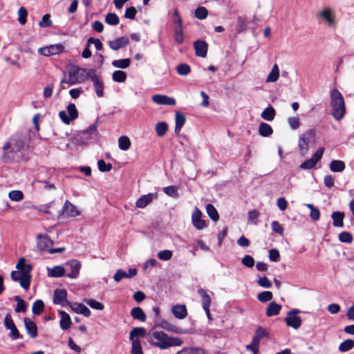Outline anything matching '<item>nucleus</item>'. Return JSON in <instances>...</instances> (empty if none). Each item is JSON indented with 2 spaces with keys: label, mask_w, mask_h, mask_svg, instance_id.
Instances as JSON below:
<instances>
[{
  "label": "nucleus",
  "mask_w": 354,
  "mask_h": 354,
  "mask_svg": "<svg viewBox=\"0 0 354 354\" xmlns=\"http://www.w3.org/2000/svg\"><path fill=\"white\" fill-rule=\"evenodd\" d=\"M84 302L95 310H102L104 308L102 304L93 299H84Z\"/></svg>",
  "instance_id": "de8ad7c7"
},
{
  "label": "nucleus",
  "mask_w": 354,
  "mask_h": 354,
  "mask_svg": "<svg viewBox=\"0 0 354 354\" xmlns=\"http://www.w3.org/2000/svg\"><path fill=\"white\" fill-rule=\"evenodd\" d=\"M61 319L59 322L60 327L62 330H66L70 328L71 325V319L68 313L64 311L60 313Z\"/></svg>",
  "instance_id": "cd10ccee"
},
{
  "label": "nucleus",
  "mask_w": 354,
  "mask_h": 354,
  "mask_svg": "<svg viewBox=\"0 0 354 354\" xmlns=\"http://www.w3.org/2000/svg\"><path fill=\"white\" fill-rule=\"evenodd\" d=\"M330 105L332 115L337 120H340L345 115V104L342 95L336 88L330 91Z\"/></svg>",
  "instance_id": "20e7f679"
},
{
  "label": "nucleus",
  "mask_w": 354,
  "mask_h": 354,
  "mask_svg": "<svg viewBox=\"0 0 354 354\" xmlns=\"http://www.w3.org/2000/svg\"><path fill=\"white\" fill-rule=\"evenodd\" d=\"M17 270L12 271L10 274L11 279L15 281H18L21 288L28 290L30 288L32 267L30 264L26 263L24 258H21L17 263Z\"/></svg>",
  "instance_id": "7ed1b4c3"
},
{
  "label": "nucleus",
  "mask_w": 354,
  "mask_h": 354,
  "mask_svg": "<svg viewBox=\"0 0 354 354\" xmlns=\"http://www.w3.org/2000/svg\"><path fill=\"white\" fill-rule=\"evenodd\" d=\"M52 245L53 241L46 235V252H48L49 254H54L57 252L61 253L64 252L66 250L64 247L57 248H48Z\"/></svg>",
  "instance_id": "4c0bfd02"
},
{
  "label": "nucleus",
  "mask_w": 354,
  "mask_h": 354,
  "mask_svg": "<svg viewBox=\"0 0 354 354\" xmlns=\"http://www.w3.org/2000/svg\"><path fill=\"white\" fill-rule=\"evenodd\" d=\"M48 276L50 277H61L66 273L65 268L62 266H55L53 268H47Z\"/></svg>",
  "instance_id": "5701e85b"
},
{
  "label": "nucleus",
  "mask_w": 354,
  "mask_h": 354,
  "mask_svg": "<svg viewBox=\"0 0 354 354\" xmlns=\"http://www.w3.org/2000/svg\"><path fill=\"white\" fill-rule=\"evenodd\" d=\"M41 116L40 114L34 115L32 118L34 131H30L29 138L22 133H16L8 141L11 142V145L14 146L17 151H20L24 147L28 140H32L34 143L36 140H39L38 138V131L39 129V119Z\"/></svg>",
  "instance_id": "f03ea898"
},
{
  "label": "nucleus",
  "mask_w": 354,
  "mask_h": 354,
  "mask_svg": "<svg viewBox=\"0 0 354 354\" xmlns=\"http://www.w3.org/2000/svg\"><path fill=\"white\" fill-rule=\"evenodd\" d=\"M69 268L70 272L67 274V277L71 279H75L78 277L81 268V263L77 260H71L66 263Z\"/></svg>",
  "instance_id": "4468645a"
},
{
  "label": "nucleus",
  "mask_w": 354,
  "mask_h": 354,
  "mask_svg": "<svg viewBox=\"0 0 354 354\" xmlns=\"http://www.w3.org/2000/svg\"><path fill=\"white\" fill-rule=\"evenodd\" d=\"M186 121L185 115L180 113V112H176L175 115V129L174 132L176 134H178L183 125L185 124Z\"/></svg>",
  "instance_id": "a878e982"
},
{
  "label": "nucleus",
  "mask_w": 354,
  "mask_h": 354,
  "mask_svg": "<svg viewBox=\"0 0 354 354\" xmlns=\"http://www.w3.org/2000/svg\"><path fill=\"white\" fill-rule=\"evenodd\" d=\"M4 326L6 329L10 330L9 337L12 340L22 339V336L20 335L18 329L17 328L11 316L7 314L4 318Z\"/></svg>",
  "instance_id": "9b49d317"
},
{
  "label": "nucleus",
  "mask_w": 354,
  "mask_h": 354,
  "mask_svg": "<svg viewBox=\"0 0 354 354\" xmlns=\"http://www.w3.org/2000/svg\"><path fill=\"white\" fill-rule=\"evenodd\" d=\"M152 100L157 104L174 106L176 104V100L174 98L165 95H154L152 96Z\"/></svg>",
  "instance_id": "a211bd4d"
},
{
  "label": "nucleus",
  "mask_w": 354,
  "mask_h": 354,
  "mask_svg": "<svg viewBox=\"0 0 354 354\" xmlns=\"http://www.w3.org/2000/svg\"><path fill=\"white\" fill-rule=\"evenodd\" d=\"M171 312L174 316L179 319L185 318L187 315V311L185 305H175L172 307Z\"/></svg>",
  "instance_id": "4be33fe9"
},
{
  "label": "nucleus",
  "mask_w": 354,
  "mask_h": 354,
  "mask_svg": "<svg viewBox=\"0 0 354 354\" xmlns=\"http://www.w3.org/2000/svg\"><path fill=\"white\" fill-rule=\"evenodd\" d=\"M275 110L274 109L270 106L265 109L261 114V116L263 119L267 121H272L275 117Z\"/></svg>",
  "instance_id": "72a5a7b5"
},
{
  "label": "nucleus",
  "mask_w": 354,
  "mask_h": 354,
  "mask_svg": "<svg viewBox=\"0 0 354 354\" xmlns=\"http://www.w3.org/2000/svg\"><path fill=\"white\" fill-rule=\"evenodd\" d=\"M354 347V341L353 339H346L342 342L339 346L340 352H346L351 350Z\"/></svg>",
  "instance_id": "09e8293b"
},
{
  "label": "nucleus",
  "mask_w": 354,
  "mask_h": 354,
  "mask_svg": "<svg viewBox=\"0 0 354 354\" xmlns=\"http://www.w3.org/2000/svg\"><path fill=\"white\" fill-rule=\"evenodd\" d=\"M202 212L198 207H195L192 214V223L194 227L198 230H203L207 227L205 221L202 219Z\"/></svg>",
  "instance_id": "9d476101"
},
{
  "label": "nucleus",
  "mask_w": 354,
  "mask_h": 354,
  "mask_svg": "<svg viewBox=\"0 0 354 354\" xmlns=\"http://www.w3.org/2000/svg\"><path fill=\"white\" fill-rule=\"evenodd\" d=\"M78 112L74 104H69L67 106V112L62 111L59 112V117L65 124H69L71 120L76 119Z\"/></svg>",
  "instance_id": "6e6552de"
},
{
  "label": "nucleus",
  "mask_w": 354,
  "mask_h": 354,
  "mask_svg": "<svg viewBox=\"0 0 354 354\" xmlns=\"http://www.w3.org/2000/svg\"><path fill=\"white\" fill-rule=\"evenodd\" d=\"M273 295L270 291H263L257 295V299L259 301L265 303L272 300Z\"/></svg>",
  "instance_id": "6e6d98bb"
},
{
  "label": "nucleus",
  "mask_w": 354,
  "mask_h": 354,
  "mask_svg": "<svg viewBox=\"0 0 354 354\" xmlns=\"http://www.w3.org/2000/svg\"><path fill=\"white\" fill-rule=\"evenodd\" d=\"M18 21L21 25H24L27 21L28 12L24 7H21L18 12Z\"/></svg>",
  "instance_id": "864d4df0"
},
{
  "label": "nucleus",
  "mask_w": 354,
  "mask_h": 354,
  "mask_svg": "<svg viewBox=\"0 0 354 354\" xmlns=\"http://www.w3.org/2000/svg\"><path fill=\"white\" fill-rule=\"evenodd\" d=\"M339 240L342 243H351L353 241V236L350 232H342L339 234Z\"/></svg>",
  "instance_id": "052dcab7"
},
{
  "label": "nucleus",
  "mask_w": 354,
  "mask_h": 354,
  "mask_svg": "<svg viewBox=\"0 0 354 354\" xmlns=\"http://www.w3.org/2000/svg\"><path fill=\"white\" fill-rule=\"evenodd\" d=\"M98 169L102 172L109 171L112 169V165L110 163L106 164L104 160H100L97 162Z\"/></svg>",
  "instance_id": "0e129e2a"
},
{
  "label": "nucleus",
  "mask_w": 354,
  "mask_h": 354,
  "mask_svg": "<svg viewBox=\"0 0 354 354\" xmlns=\"http://www.w3.org/2000/svg\"><path fill=\"white\" fill-rule=\"evenodd\" d=\"M306 207L310 210V218L313 221H318L320 217L319 210L315 207L312 204H307Z\"/></svg>",
  "instance_id": "bf43d9fd"
},
{
  "label": "nucleus",
  "mask_w": 354,
  "mask_h": 354,
  "mask_svg": "<svg viewBox=\"0 0 354 354\" xmlns=\"http://www.w3.org/2000/svg\"><path fill=\"white\" fill-rule=\"evenodd\" d=\"M257 283L265 288H269L272 286V283L267 277H259Z\"/></svg>",
  "instance_id": "774afa93"
},
{
  "label": "nucleus",
  "mask_w": 354,
  "mask_h": 354,
  "mask_svg": "<svg viewBox=\"0 0 354 354\" xmlns=\"http://www.w3.org/2000/svg\"><path fill=\"white\" fill-rule=\"evenodd\" d=\"M64 46L61 44L46 46V56L59 54L64 50Z\"/></svg>",
  "instance_id": "c756f323"
},
{
  "label": "nucleus",
  "mask_w": 354,
  "mask_h": 354,
  "mask_svg": "<svg viewBox=\"0 0 354 354\" xmlns=\"http://www.w3.org/2000/svg\"><path fill=\"white\" fill-rule=\"evenodd\" d=\"M119 17L115 13H108L105 17V22L111 26H115L119 24Z\"/></svg>",
  "instance_id": "5fc2aeb1"
},
{
  "label": "nucleus",
  "mask_w": 354,
  "mask_h": 354,
  "mask_svg": "<svg viewBox=\"0 0 354 354\" xmlns=\"http://www.w3.org/2000/svg\"><path fill=\"white\" fill-rule=\"evenodd\" d=\"M73 311L88 317L91 315V311L87 306L80 303H73L70 305Z\"/></svg>",
  "instance_id": "b1692460"
},
{
  "label": "nucleus",
  "mask_w": 354,
  "mask_h": 354,
  "mask_svg": "<svg viewBox=\"0 0 354 354\" xmlns=\"http://www.w3.org/2000/svg\"><path fill=\"white\" fill-rule=\"evenodd\" d=\"M91 77L89 79L93 82L95 92L97 97H102L104 95V83L100 80L97 74L94 71L90 72Z\"/></svg>",
  "instance_id": "f8f14e48"
},
{
  "label": "nucleus",
  "mask_w": 354,
  "mask_h": 354,
  "mask_svg": "<svg viewBox=\"0 0 354 354\" xmlns=\"http://www.w3.org/2000/svg\"><path fill=\"white\" fill-rule=\"evenodd\" d=\"M208 11L206 8L200 6L195 10V17L198 19H204L207 17Z\"/></svg>",
  "instance_id": "4d7b16f0"
},
{
  "label": "nucleus",
  "mask_w": 354,
  "mask_h": 354,
  "mask_svg": "<svg viewBox=\"0 0 354 354\" xmlns=\"http://www.w3.org/2000/svg\"><path fill=\"white\" fill-rule=\"evenodd\" d=\"M279 77V68L277 64H274L270 73L268 74L266 82H275Z\"/></svg>",
  "instance_id": "c9c22d12"
},
{
  "label": "nucleus",
  "mask_w": 354,
  "mask_h": 354,
  "mask_svg": "<svg viewBox=\"0 0 354 354\" xmlns=\"http://www.w3.org/2000/svg\"><path fill=\"white\" fill-rule=\"evenodd\" d=\"M259 133L263 137H268L272 134L273 130L270 124L261 122L259 127Z\"/></svg>",
  "instance_id": "2f4dec72"
},
{
  "label": "nucleus",
  "mask_w": 354,
  "mask_h": 354,
  "mask_svg": "<svg viewBox=\"0 0 354 354\" xmlns=\"http://www.w3.org/2000/svg\"><path fill=\"white\" fill-rule=\"evenodd\" d=\"M119 148L122 151H127L131 147V141L127 136H123L118 139Z\"/></svg>",
  "instance_id": "79ce46f5"
},
{
  "label": "nucleus",
  "mask_w": 354,
  "mask_h": 354,
  "mask_svg": "<svg viewBox=\"0 0 354 354\" xmlns=\"http://www.w3.org/2000/svg\"><path fill=\"white\" fill-rule=\"evenodd\" d=\"M206 212L209 218L214 221H217L219 218L218 213L214 206L212 204H207L206 205Z\"/></svg>",
  "instance_id": "a19ab883"
},
{
  "label": "nucleus",
  "mask_w": 354,
  "mask_h": 354,
  "mask_svg": "<svg viewBox=\"0 0 354 354\" xmlns=\"http://www.w3.org/2000/svg\"><path fill=\"white\" fill-rule=\"evenodd\" d=\"M174 39L176 43L181 44L184 41L183 26H174Z\"/></svg>",
  "instance_id": "a18cd8bd"
},
{
  "label": "nucleus",
  "mask_w": 354,
  "mask_h": 354,
  "mask_svg": "<svg viewBox=\"0 0 354 354\" xmlns=\"http://www.w3.org/2000/svg\"><path fill=\"white\" fill-rule=\"evenodd\" d=\"M157 198L158 194L156 193L143 195L137 200L136 206L138 208H145L151 203L153 199H156Z\"/></svg>",
  "instance_id": "f3484780"
},
{
  "label": "nucleus",
  "mask_w": 354,
  "mask_h": 354,
  "mask_svg": "<svg viewBox=\"0 0 354 354\" xmlns=\"http://www.w3.org/2000/svg\"><path fill=\"white\" fill-rule=\"evenodd\" d=\"M19 152L17 151L14 146L11 145L10 142H6L3 146V154L2 160L6 163L12 162L15 157L17 153Z\"/></svg>",
  "instance_id": "1a4fd4ad"
},
{
  "label": "nucleus",
  "mask_w": 354,
  "mask_h": 354,
  "mask_svg": "<svg viewBox=\"0 0 354 354\" xmlns=\"http://www.w3.org/2000/svg\"><path fill=\"white\" fill-rule=\"evenodd\" d=\"M24 325L28 334L30 337L35 338L37 335L36 324L29 318L24 319Z\"/></svg>",
  "instance_id": "393cba45"
},
{
  "label": "nucleus",
  "mask_w": 354,
  "mask_h": 354,
  "mask_svg": "<svg viewBox=\"0 0 354 354\" xmlns=\"http://www.w3.org/2000/svg\"><path fill=\"white\" fill-rule=\"evenodd\" d=\"M14 299L15 301H17V306L15 309V312L25 313L27 309V304L26 301L18 295L15 296Z\"/></svg>",
  "instance_id": "e433bc0d"
},
{
  "label": "nucleus",
  "mask_w": 354,
  "mask_h": 354,
  "mask_svg": "<svg viewBox=\"0 0 354 354\" xmlns=\"http://www.w3.org/2000/svg\"><path fill=\"white\" fill-rule=\"evenodd\" d=\"M53 301L56 304L63 306L68 304L67 301V291L64 289H57L54 292Z\"/></svg>",
  "instance_id": "2eb2a0df"
},
{
  "label": "nucleus",
  "mask_w": 354,
  "mask_h": 354,
  "mask_svg": "<svg viewBox=\"0 0 354 354\" xmlns=\"http://www.w3.org/2000/svg\"><path fill=\"white\" fill-rule=\"evenodd\" d=\"M131 353V354H143L140 341H133Z\"/></svg>",
  "instance_id": "338daca9"
},
{
  "label": "nucleus",
  "mask_w": 354,
  "mask_h": 354,
  "mask_svg": "<svg viewBox=\"0 0 354 354\" xmlns=\"http://www.w3.org/2000/svg\"><path fill=\"white\" fill-rule=\"evenodd\" d=\"M147 341L150 344L162 350L173 346H180L183 343L180 338L169 337L167 334L161 330H155L149 333Z\"/></svg>",
  "instance_id": "f257e3e1"
},
{
  "label": "nucleus",
  "mask_w": 354,
  "mask_h": 354,
  "mask_svg": "<svg viewBox=\"0 0 354 354\" xmlns=\"http://www.w3.org/2000/svg\"><path fill=\"white\" fill-rule=\"evenodd\" d=\"M176 71L178 74L185 76L190 73L191 68L187 64H180L177 66Z\"/></svg>",
  "instance_id": "13d9d810"
},
{
  "label": "nucleus",
  "mask_w": 354,
  "mask_h": 354,
  "mask_svg": "<svg viewBox=\"0 0 354 354\" xmlns=\"http://www.w3.org/2000/svg\"><path fill=\"white\" fill-rule=\"evenodd\" d=\"M241 263L247 268H252L254 266V259L251 255L247 254L242 259Z\"/></svg>",
  "instance_id": "69168bd1"
},
{
  "label": "nucleus",
  "mask_w": 354,
  "mask_h": 354,
  "mask_svg": "<svg viewBox=\"0 0 354 354\" xmlns=\"http://www.w3.org/2000/svg\"><path fill=\"white\" fill-rule=\"evenodd\" d=\"M196 55L201 57H205L207 53V44L205 41L197 40L194 44Z\"/></svg>",
  "instance_id": "aec40b11"
},
{
  "label": "nucleus",
  "mask_w": 354,
  "mask_h": 354,
  "mask_svg": "<svg viewBox=\"0 0 354 354\" xmlns=\"http://www.w3.org/2000/svg\"><path fill=\"white\" fill-rule=\"evenodd\" d=\"M62 215L66 217H75L80 215V212L73 204L66 201L64 207H62Z\"/></svg>",
  "instance_id": "ddd939ff"
},
{
  "label": "nucleus",
  "mask_w": 354,
  "mask_h": 354,
  "mask_svg": "<svg viewBox=\"0 0 354 354\" xmlns=\"http://www.w3.org/2000/svg\"><path fill=\"white\" fill-rule=\"evenodd\" d=\"M8 196H9V198L10 200L14 201H19L22 200L24 194H23L22 192H21V191L14 190V191H11L9 193Z\"/></svg>",
  "instance_id": "e2e57ef3"
},
{
  "label": "nucleus",
  "mask_w": 354,
  "mask_h": 354,
  "mask_svg": "<svg viewBox=\"0 0 354 354\" xmlns=\"http://www.w3.org/2000/svg\"><path fill=\"white\" fill-rule=\"evenodd\" d=\"M130 59H116L112 62V65L115 68H127L130 65Z\"/></svg>",
  "instance_id": "49530a36"
},
{
  "label": "nucleus",
  "mask_w": 354,
  "mask_h": 354,
  "mask_svg": "<svg viewBox=\"0 0 354 354\" xmlns=\"http://www.w3.org/2000/svg\"><path fill=\"white\" fill-rule=\"evenodd\" d=\"M131 315L133 317V319L141 322H145L147 318L144 311L140 307H135L132 308L131 310Z\"/></svg>",
  "instance_id": "473e14b6"
},
{
  "label": "nucleus",
  "mask_w": 354,
  "mask_h": 354,
  "mask_svg": "<svg viewBox=\"0 0 354 354\" xmlns=\"http://www.w3.org/2000/svg\"><path fill=\"white\" fill-rule=\"evenodd\" d=\"M300 313L298 309H292L288 313L285 322L287 326L292 327L294 329H298L301 325V319L297 316Z\"/></svg>",
  "instance_id": "0eeeda50"
},
{
  "label": "nucleus",
  "mask_w": 354,
  "mask_h": 354,
  "mask_svg": "<svg viewBox=\"0 0 354 354\" xmlns=\"http://www.w3.org/2000/svg\"><path fill=\"white\" fill-rule=\"evenodd\" d=\"M315 137V131L313 129H309L300 136L298 145L299 152L302 156L306 155L308 150V140L310 139H314Z\"/></svg>",
  "instance_id": "423d86ee"
},
{
  "label": "nucleus",
  "mask_w": 354,
  "mask_h": 354,
  "mask_svg": "<svg viewBox=\"0 0 354 354\" xmlns=\"http://www.w3.org/2000/svg\"><path fill=\"white\" fill-rule=\"evenodd\" d=\"M330 169L333 172H341L345 169V163L342 160H332L330 163Z\"/></svg>",
  "instance_id": "58836bf2"
},
{
  "label": "nucleus",
  "mask_w": 354,
  "mask_h": 354,
  "mask_svg": "<svg viewBox=\"0 0 354 354\" xmlns=\"http://www.w3.org/2000/svg\"><path fill=\"white\" fill-rule=\"evenodd\" d=\"M198 294L201 297L203 308L205 311L207 316L209 318V306L211 304V298L207 292L202 288L198 290Z\"/></svg>",
  "instance_id": "dca6fc26"
},
{
  "label": "nucleus",
  "mask_w": 354,
  "mask_h": 354,
  "mask_svg": "<svg viewBox=\"0 0 354 354\" xmlns=\"http://www.w3.org/2000/svg\"><path fill=\"white\" fill-rule=\"evenodd\" d=\"M162 191L165 194L170 197L178 198L179 196L178 189L176 186L170 185L165 187L162 189Z\"/></svg>",
  "instance_id": "37998d69"
},
{
  "label": "nucleus",
  "mask_w": 354,
  "mask_h": 354,
  "mask_svg": "<svg viewBox=\"0 0 354 354\" xmlns=\"http://www.w3.org/2000/svg\"><path fill=\"white\" fill-rule=\"evenodd\" d=\"M333 224L335 227H342L344 226V214L339 212H334L332 214Z\"/></svg>",
  "instance_id": "7c9ffc66"
},
{
  "label": "nucleus",
  "mask_w": 354,
  "mask_h": 354,
  "mask_svg": "<svg viewBox=\"0 0 354 354\" xmlns=\"http://www.w3.org/2000/svg\"><path fill=\"white\" fill-rule=\"evenodd\" d=\"M319 17L326 21L328 26H333L335 25L334 17L331 15V10L326 8L319 12Z\"/></svg>",
  "instance_id": "c85d7f7f"
},
{
  "label": "nucleus",
  "mask_w": 354,
  "mask_h": 354,
  "mask_svg": "<svg viewBox=\"0 0 354 354\" xmlns=\"http://www.w3.org/2000/svg\"><path fill=\"white\" fill-rule=\"evenodd\" d=\"M61 203H53V205L46 206V214H49L53 218H59L62 215Z\"/></svg>",
  "instance_id": "412c9836"
},
{
  "label": "nucleus",
  "mask_w": 354,
  "mask_h": 354,
  "mask_svg": "<svg viewBox=\"0 0 354 354\" xmlns=\"http://www.w3.org/2000/svg\"><path fill=\"white\" fill-rule=\"evenodd\" d=\"M161 327L165 329V330H167L168 331H171L176 334H183V333H185L186 331L179 327H177L176 326H174L167 322H163L162 324H161Z\"/></svg>",
  "instance_id": "f704fd0d"
},
{
  "label": "nucleus",
  "mask_w": 354,
  "mask_h": 354,
  "mask_svg": "<svg viewBox=\"0 0 354 354\" xmlns=\"http://www.w3.org/2000/svg\"><path fill=\"white\" fill-rule=\"evenodd\" d=\"M44 308V304L42 300L35 301L32 307V311L34 315H39Z\"/></svg>",
  "instance_id": "603ef678"
},
{
  "label": "nucleus",
  "mask_w": 354,
  "mask_h": 354,
  "mask_svg": "<svg viewBox=\"0 0 354 354\" xmlns=\"http://www.w3.org/2000/svg\"><path fill=\"white\" fill-rule=\"evenodd\" d=\"M157 257L160 260L169 261L172 257V252L169 250H162L158 253Z\"/></svg>",
  "instance_id": "680f3d73"
},
{
  "label": "nucleus",
  "mask_w": 354,
  "mask_h": 354,
  "mask_svg": "<svg viewBox=\"0 0 354 354\" xmlns=\"http://www.w3.org/2000/svg\"><path fill=\"white\" fill-rule=\"evenodd\" d=\"M112 78L114 82H124L127 79V74L122 71H115L112 74Z\"/></svg>",
  "instance_id": "3c124183"
},
{
  "label": "nucleus",
  "mask_w": 354,
  "mask_h": 354,
  "mask_svg": "<svg viewBox=\"0 0 354 354\" xmlns=\"http://www.w3.org/2000/svg\"><path fill=\"white\" fill-rule=\"evenodd\" d=\"M129 43L127 37H120L109 42V47L113 50L126 47Z\"/></svg>",
  "instance_id": "6ab92c4d"
},
{
  "label": "nucleus",
  "mask_w": 354,
  "mask_h": 354,
  "mask_svg": "<svg viewBox=\"0 0 354 354\" xmlns=\"http://www.w3.org/2000/svg\"><path fill=\"white\" fill-rule=\"evenodd\" d=\"M145 335V329L144 328H134L130 332V339L133 343V341H139L138 339H136V337H143Z\"/></svg>",
  "instance_id": "ea45409f"
},
{
  "label": "nucleus",
  "mask_w": 354,
  "mask_h": 354,
  "mask_svg": "<svg viewBox=\"0 0 354 354\" xmlns=\"http://www.w3.org/2000/svg\"><path fill=\"white\" fill-rule=\"evenodd\" d=\"M281 310V306L280 304H278L274 301H272L266 308V314L268 317H272L279 315Z\"/></svg>",
  "instance_id": "bb28decb"
},
{
  "label": "nucleus",
  "mask_w": 354,
  "mask_h": 354,
  "mask_svg": "<svg viewBox=\"0 0 354 354\" xmlns=\"http://www.w3.org/2000/svg\"><path fill=\"white\" fill-rule=\"evenodd\" d=\"M94 71L93 69H84L76 66H71L68 70V80H64L70 85H73L83 82L87 78L91 77L90 72Z\"/></svg>",
  "instance_id": "39448f33"
},
{
  "label": "nucleus",
  "mask_w": 354,
  "mask_h": 354,
  "mask_svg": "<svg viewBox=\"0 0 354 354\" xmlns=\"http://www.w3.org/2000/svg\"><path fill=\"white\" fill-rule=\"evenodd\" d=\"M168 129V125L165 122H160L156 124L155 130L157 135L162 137L165 135Z\"/></svg>",
  "instance_id": "c03bdc74"
},
{
  "label": "nucleus",
  "mask_w": 354,
  "mask_h": 354,
  "mask_svg": "<svg viewBox=\"0 0 354 354\" xmlns=\"http://www.w3.org/2000/svg\"><path fill=\"white\" fill-rule=\"evenodd\" d=\"M247 28L246 19L243 17H238L236 26V30L238 33H241Z\"/></svg>",
  "instance_id": "8fccbe9b"
}]
</instances>
